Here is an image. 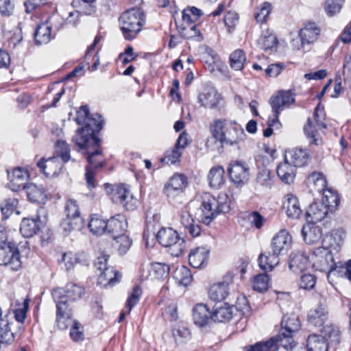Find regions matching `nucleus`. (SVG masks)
Masks as SVG:
<instances>
[{"label": "nucleus", "instance_id": "1", "mask_svg": "<svg viewBox=\"0 0 351 351\" xmlns=\"http://www.w3.org/2000/svg\"><path fill=\"white\" fill-rule=\"evenodd\" d=\"M72 141L77 146L79 150H85L84 154L86 156L88 166L92 169L101 168L106 165L100 139L96 135L88 137L82 136L81 134L73 136Z\"/></svg>", "mask_w": 351, "mask_h": 351}, {"label": "nucleus", "instance_id": "2", "mask_svg": "<svg viewBox=\"0 0 351 351\" xmlns=\"http://www.w3.org/2000/svg\"><path fill=\"white\" fill-rule=\"evenodd\" d=\"M228 197L226 194H220L217 198L210 193L202 195V202L200 206L202 210L201 221L208 225L218 214L228 213L230 210Z\"/></svg>", "mask_w": 351, "mask_h": 351}, {"label": "nucleus", "instance_id": "3", "mask_svg": "<svg viewBox=\"0 0 351 351\" xmlns=\"http://www.w3.org/2000/svg\"><path fill=\"white\" fill-rule=\"evenodd\" d=\"M145 16L139 8L128 10L119 18L121 30L127 40L134 39L145 24Z\"/></svg>", "mask_w": 351, "mask_h": 351}, {"label": "nucleus", "instance_id": "4", "mask_svg": "<svg viewBox=\"0 0 351 351\" xmlns=\"http://www.w3.org/2000/svg\"><path fill=\"white\" fill-rule=\"evenodd\" d=\"M301 327L300 321L297 315L291 313L285 315L281 320V328L278 334L272 337L276 346H282L286 350L291 349L294 343L293 337Z\"/></svg>", "mask_w": 351, "mask_h": 351}, {"label": "nucleus", "instance_id": "5", "mask_svg": "<svg viewBox=\"0 0 351 351\" xmlns=\"http://www.w3.org/2000/svg\"><path fill=\"white\" fill-rule=\"evenodd\" d=\"M76 122L78 125L82 123L84 125L78 128L74 136L81 134L82 136H95L103 127L104 120L102 117L97 114H90L87 106H82L77 112Z\"/></svg>", "mask_w": 351, "mask_h": 351}, {"label": "nucleus", "instance_id": "6", "mask_svg": "<svg viewBox=\"0 0 351 351\" xmlns=\"http://www.w3.org/2000/svg\"><path fill=\"white\" fill-rule=\"evenodd\" d=\"M53 300L56 305V322L58 328L64 330L68 328L72 317V308L69 297L63 288H56L51 292Z\"/></svg>", "mask_w": 351, "mask_h": 351}, {"label": "nucleus", "instance_id": "7", "mask_svg": "<svg viewBox=\"0 0 351 351\" xmlns=\"http://www.w3.org/2000/svg\"><path fill=\"white\" fill-rule=\"evenodd\" d=\"M156 238L161 245L169 248V252L173 256L178 257L181 255L186 247L184 239L171 228H161L158 232Z\"/></svg>", "mask_w": 351, "mask_h": 351}, {"label": "nucleus", "instance_id": "8", "mask_svg": "<svg viewBox=\"0 0 351 351\" xmlns=\"http://www.w3.org/2000/svg\"><path fill=\"white\" fill-rule=\"evenodd\" d=\"M187 185L188 179L185 175L175 173L165 183L163 193L171 203L173 204L180 203V200Z\"/></svg>", "mask_w": 351, "mask_h": 351}, {"label": "nucleus", "instance_id": "9", "mask_svg": "<svg viewBox=\"0 0 351 351\" xmlns=\"http://www.w3.org/2000/svg\"><path fill=\"white\" fill-rule=\"evenodd\" d=\"M309 260L315 269L326 273L335 265L332 254L328 247L315 248L309 255Z\"/></svg>", "mask_w": 351, "mask_h": 351}, {"label": "nucleus", "instance_id": "10", "mask_svg": "<svg viewBox=\"0 0 351 351\" xmlns=\"http://www.w3.org/2000/svg\"><path fill=\"white\" fill-rule=\"evenodd\" d=\"M64 212L66 219L64 220L61 226L65 231L80 230L84 227V220L81 217L79 206L75 199H69L66 201Z\"/></svg>", "mask_w": 351, "mask_h": 351}, {"label": "nucleus", "instance_id": "11", "mask_svg": "<svg viewBox=\"0 0 351 351\" xmlns=\"http://www.w3.org/2000/svg\"><path fill=\"white\" fill-rule=\"evenodd\" d=\"M322 110L319 109V105H318L315 109L314 112L316 125H313L311 119L308 118L306 124L303 128L304 132L310 145L318 146L322 144V138L319 136L317 132V129L326 128V124L323 121L324 118L322 116Z\"/></svg>", "mask_w": 351, "mask_h": 351}, {"label": "nucleus", "instance_id": "12", "mask_svg": "<svg viewBox=\"0 0 351 351\" xmlns=\"http://www.w3.org/2000/svg\"><path fill=\"white\" fill-rule=\"evenodd\" d=\"M0 265H10L16 271L21 268L19 251L14 243L8 242L0 245Z\"/></svg>", "mask_w": 351, "mask_h": 351}, {"label": "nucleus", "instance_id": "13", "mask_svg": "<svg viewBox=\"0 0 351 351\" xmlns=\"http://www.w3.org/2000/svg\"><path fill=\"white\" fill-rule=\"evenodd\" d=\"M112 191V200L121 204L125 210H133L136 207V199L134 198L129 187L124 184H119Z\"/></svg>", "mask_w": 351, "mask_h": 351}, {"label": "nucleus", "instance_id": "14", "mask_svg": "<svg viewBox=\"0 0 351 351\" xmlns=\"http://www.w3.org/2000/svg\"><path fill=\"white\" fill-rule=\"evenodd\" d=\"M228 172L230 180L237 186L244 184L250 178V168L244 162L239 160L231 162L228 166Z\"/></svg>", "mask_w": 351, "mask_h": 351}, {"label": "nucleus", "instance_id": "15", "mask_svg": "<svg viewBox=\"0 0 351 351\" xmlns=\"http://www.w3.org/2000/svg\"><path fill=\"white\" fill-rule=\"evenodd\" d=\"M234 274L228 272L221 282L213 284L209 289V297L214 301H222L230 293V286L233 282Z\"/></svg>", "mask_w": 351, "mask_h": 351}, {"label": "nucleus", "instance_id": "16", "mask_svg": "<svg viewBox=\"0 0 351 351\" xmlns=\"http://www.w3.org/2000/svg\"><path fill=\"white\" fill-rule=\"evenodd\" d=\"M328 319L326 299L321 297L318 304L311 308L307 315L308 322L315 327L323 326Z\"/></svg>", "mask_w": 351, "mask_h": 351}, {"label": "nucleus", "instance_id": "17", "mask_svg": "<svg viewBox=\"0 0 351 351\" xmlns=\"http://www.w3.org/2000/svg\"><path fill=\"white\" fill-rule=\"evenodd\" d=\"M295 102V95L291 90H279L269 99V104L274 113L279 116L280 112L288 108Z\"/></svg>", "mask_w": 351, "mask_h": 351}, {"label": "nucleus", "instance_id": "18", "mask_svg": "<svg viewBox=\"0 0 351 351\" xmlns=\"http://www.w3.org/2000/svg\"><path fill=\"white\" fill-rule=\"evenodd\" d=\"M222 97L214 87H206L199 93L197 101L204 108L220 109Z\"/></svg>", "mask_w": 351, "mask_h": 351}, {"label": "nucleus", "instance_id": "19", "mask_svg": "<svg viewBox=\"0 0 351 351\" xmlns=\"http://www.w3.org/2000/svg\"><path fill=\"white\" fill-rule=\"evenodd\" d=\"M226 131L220 141L221 145H234L238 144L245 138L243 128L235 121L230 120Z\"/></svg>", "mask_w": 351, "mask_h": 351}, {"label": "nucleus", "instance_id": "20", "mask_svg": "<svg viewBox=\"0 0 351 351\" xmlns=\"http://www.w3.org/2000/svg\"><path fill=\"white\" fill-rule=\"evenodd\" d=\"M292 244V237L286 229L280 230L272 239L271 250L275 255L287 252Z\"/></svg>", "mask_w": 351, "mask_h": 351}, {"label": "nucleus", "instance_id": "21", "mask_svg": "<svg viewBox=\"0 0 351 351\" xmlns=\"http://www.w3.org/2000/svg\"><path fill=\"white\" fill-rule=\"evenodd\" d=\"M239 308L240 311L245 309V308L229 305L227 303L220 306L215 305L212 311L213 320L218 322H228L232 319Z\"/></svg>", "mask_w": 351, "mask_h": 351}, {"label": "nucleus", "instance_id": "22", "mask_svg": "<svg viewBox=\"0 0 351 351\" xmlns=\"http://www.w3.org/2000/svg\"><path fill=\"white\" fill-rule=\"evenodd\" d=\"M287 161H289L295 167H304L308 164L311 155L307 149L302 148H293L287 151L285 154Z\"/></svg>", "mask_w": 351, "mask_h": 351}, {"label": "nucleus", "instance_id": "23", "mask_svg": "<svg viewBox=\"0 0 351 351\" xmlns=\"http://www.w3.org/2000/svg\"><path fill=\"white\" fill-rule=\"evenodd\" d=\"M9 178L8 186L13 191L24 189L27 184V172L21 167L15 168L11 173L8 171Z\"/></svg>", "mask_w": 351, "mask_h": 351}, {"label": "nucleus", "instance_id": "24", "mask_svg": "<svg viewBox=\"0 0 351 351\" xmlns=\"http://www.w3.org/2000/svg\"><path fill=\"white\" fill-rule=\"evenodd\" d=\"M328 212V208L324 204L315 202L309 205L305 213V218L308 222L316 223L324 219Z\"/></svg>", "mask_w": 351, "mask_h": 351}, {"label": "nucleus", "instance_id": "25", "mask_svg": "<svg viewBox=\"0 0 351 351\" xmlns=\"http://www.w3.org/2000/svg\"><path fill=\"white\" fill-rule=\"evenodd\" d=\"M62 162L58 157H49L47 159L41 158L37 162V166L47 176H57L62 167Z\"/></svg>", "mask_w": 351, "mask_h": 351}, {"label": "nucleus", "instance_id": "26", "mask_svg": "<svg viewBox=\"0 0 351 351\" xmlns=\"http://www.w3.org/2000/svg\"><path fill=\"white\" fill-rule=\"evenodd\" d=\"M128 229V222L125 217L117 215L108 220L107 233L112 238L125 233Z\"/></svg>", "mask_w": 351, "mask_h": 351}, {"label": "nucleus", "instance_id": "27", "mask_svg": "<svg viewBox=\"0 0 351 351\" xmlns=\"http://www.w3.org/2000/svg\"><path fill=\"white\" fill-rule=\"evenodd\" d=\"M194 18L189 12L188 9H185L182 12V21L184 27L180 30V35L186 39H190L198 36L200 32L197 29L196 25L193 24Z\"/></svg>", "mask_w": 351, "mask_h": 351}, {"label": "nucleus", "instance_id": "28", "mask_svg": "<svg viewBox=\"0 0 351 351\" xmlns=\"http://www.w3.org/2000/svg\"><path fill=\"white\" fill-rule=\"evenodd\" d=\"M283 208L288 217L297 219L303 215L299 199L293 194H288L283 202Z\"/></svg>", "mask_w": 351, "mask_h": 351}, {"label": "nucleus", "instance_id": "29", "mask_svg": "<svg viewBox=\"0 0 351 351\" xmlns=\"http://www.w3.org/2000/svg\"><path fill=\"white\" fill-rule=\"evenodd\" d=\"M193 317L195 325L204 327L213 320V314L207 305L197 304L193 309Z\"/></svg>", "mask_w": 351, "mask_h": 351}, {"label": "nucleus", "instance_id": "30", "mask_svg": "<svg viewBox=\"0 0 351 351\" xmlns=\"http://www.w3.org/2000/svg\"><path fill=\"white\" fill-rule=\"evenodd\" d=\"M306 185L311 193H322L326 188L327 181L322 172L313 171L306 179Z\"/></svg>", "mask_w": 351, "mask_h": 351}, {"label": "nucleus", "instance_id": "31", "mask_svg": "<svg viewBox=\"0 0 351 351\" xmlns=\"http://www.w3.org/2000/svg\"><path fill=\"white\" fill-rule=\"evenodd\" d=\"M210 250L206 247H197L189 254V263L194 268H200L207 263Z\"/></svg>", "mask_w": 351, "mask_h": 351}, {"label": "nucleus", "instance_id": "32", "mask_svg": "<svg viewBox=\"0 0 351 351\" xmlns=\"http://www.w3.org/2000/svg\"><path fill=\"white\" fill-rule=\"evenodd\" d=\"M320 29L315 23H308L300 31L302 44H310L316 41L319 36Z\"/></svg>", "mask_w": 351, "mask_h": 351}, {"label": "nucleus", "instance_id": "33", "mask_svg": "<svg viewBox=\"0 0 351 351\" xmlns=\"http://www.w3.org/2000/svg\"><path fill=\"white\" fill-rule=\"evenodd\" d=\"M308 261V258L304 252L294 251L289 256V269L294 273L301 272L306 268Z\"/></svg>", "mask_w": 351, "mask_h": 351}, {"label": "nucleus", "instance_id": "34", "mask_svg": "<svg viewBox=\"0 0 351 351\" xmlns=\"http://www.w3.org/2000/svg\"><path fill=\"white\" fill-rule=\"evenodd\" d=\"M276 172L278 178L283 182L290 184L293 182L295 176V167L285 158L284 162L278 165Z\"/></svg>", "mask_w": 351, "mask_h": 351}, {"label": "nucleus", "instance_id": "35", "mask_svg": "<svg viewBox=\"0 0 351 351\" xmlns=\"http://www.w3.org/2000/svg\"><path fill=\"white\" fill-rule=\"evenodd\" d=\"M306 351H328L329 343L322 335L311 334L306 339Z\"/></svg>", "mask_w": 351, "mask_h": 351}, {"label": "nucleus", "instance_id": "36", "mask_svg": "<svg viewBox=\"0 0 351 351\" xmlns=\"http://www.w3.org/2000/svg\"><path fill=\"white\" fill-rule=\"evenodd\" d=\"M24 189L30 202L41 204L45 203L47 199L45 190L42 186L30 183Z\"/></svg>", "mask_w": 351, "mask_h": 351}, {"label": "nucleus", "instance_id": "37", "mask_svg": "<svg viewBox=\"0 0 351 351\" xmlns=\"http://www.w3.org/2000/svg\"><path fill=\"white\" fill-rule=\"evenodd\" d=\"M302 235L306 244L313 245L318 243L321 240L322 231L319 226H304L302 229Z\"/></svg>", "mask_w": 351, "mask_h": 351}, {"label": "nucleus", "instance_id": "38", "mask_svg": "<svg viewBox=\"0 0 351 351\" xmlns=\"http://www.w3.org/2000/svg\"><path fill=\"white\" fill-rule=\"evenodd\" d=\"M51 39V26L48 21L38 25L34 32L36 45L48 43Z\"/></svg>", "mask_w": 351, "mask_h": 351}, {"label": "nucleus", "instance_id": "39", "mask_svg": "<svg viewBox=\"0 0 351 351\" xmlns=\"http://www.w3.org/2000/svg\"><path fill=\"white\" fill-rule=\"evenodd\" d=\"M209 185L211 188L218 189L225 183V171L221 166L213 167L208 175Z\"/></svg>", "mask_w": 351, "mask_h": 351}, {"label": "nucleus", "instance_id": "40", "mask_svg": "<svg viewBox=\"0 0 351 351\" xmlns=\"http://www.w3.org/2000/svg\"><path fill=\"white\" fill-rule=\"evenodd\" d=\"M88 227L93 234L102 235L107 233L108 220L102 219L99 215H92Z\"/></svg>", "mask_w": 351, "mask_h": 351}, {"label": "nucleus", "instance_id": "41", "mask_svg": "<svg viewBox=\"0 0 351 351\" xmlns=\"http://www.w3.org/2000/svg\"><path fill=\"white\" fill-rule=\"evenodd\" d=\"M323 193L322 204H324L329 211H334L338 206L340 199L337 192L331 188H326L322 192Z\"/></svg>", "mask_w": 351, "mask_h": 351}, {"label": "nucleus", "instance_id": "42", "mask_svg": "<svg viewBox=\"0 0 351 351\" xmlns=\"http://www.w3.org/2000/svg\"><path fill=\"white\" fill-rule=\"evenodd\" d=\"M39 223L36 219L25 218L21 221L20 232L24 237H32L40 230Z\"/></svg>", "mask_w": 351, "mask_h": 351}, {"label": "nucleus", "instance_id": "43", "mask_svg": "<svg viewBox=\"0 0 351 351\" xmlns=\"http://www.w3.org/2000/svg\"><path fill=\"white\" fill-rule=\"evenodd\" d=\"M321 332L329 344L337 345L340 342V332L337 326L332 324L323 326Z\"/></svg>", "mask_w": 351, "mask_h": 351}, {"label": "nucleus", "instance_id": "44", "mask_svg": "<svg viewBox=\"0 0 351 351\" xmlns=\"http://www.w3.org/2000/svg\"><path fill=\"white\" fill-rule=\"evenodd\" d=\"M230 119H218L210 124V131L213 137L217 141L220 142L223 136L224 135L228 128V123Z\"/></svg>", "mask_w": 351, "mask_h": 351}, {"label": "nucleus", "instance_id": "45", "mask_svg": "<svg viewBox=\"0 0 351 351\" xmlns=\"http://www.w3.org/2000/svg\"><path fill=\"white\" fill-rule=\"evenodd\" d=\"M279 256L275 255L272 250L267 255L261 254L258 259L260 267L266 271L272 270L279 263Z\"/></svg>", "mask_w": 351, "mask_h": 351}, {"label": "nucleus", "instance_id": "46", "mask_svg": "<svg viewBox=\"0 0 351 351\" xmlns=\"http://www.w3.org/2000/svg\"><path fill=\"white\" fill-rule=\"evenodd\" d=\"M245 62V53L242 49H236L230 55V66L235 71H241L243 69Z\"/></svg>", "mask_w": 351, "mask_h": 351}, {"label": "nucleus", "instance_id": "47", "mask_svg": "<svg viewBox=\"0 0 351 351\" xmlns=\"http://www.w3.org/2000/svg\"><path fill=\"white\" fill-rule=\"evenodd\" d=\"M10 323L5 319H0V343L10 344L14 339V332L11 330Z\"/></svg>", "mask_w": 351, "mask_h": 351}, {"label": "nucleus", "instance_id": "48", "mask_svg": "<svg viewBox=\"0 0 351 351\" xmlns=\"http://www.w3.org/2000/svg\"><path fill=\"white\" fill-rule=\"evenodd\" d=\"M121 274L114 270L112 267H108L99 274V281L100 283L107 282V284L113 285L120 281Z\"/></svg>", "mask_w": 351, "mask_h": 351}, {"label": "nucleus", "instance_id": "49", "mask_svg": "<svg viewBox=\"0 0 351 351\" xmlns=\"http://www.w3.org/2000/svg\"><path fill=\"white\" fill-rule=\"evenodd\" d=\"M70 147L66 141L58 140L55 145V154L64 163L67 162L71 158L70 156Z\"/></svg>", "mask_w": 351, "mask_h": 351}, {"label": "nucleus", "instance_id": "50", "mask_svg": "<svg viewBox=\"0 0 351 351\" xmlns=\"http://www.w3.org/2000/svg\"><path fill=\"white\" fill-rule=\"evenodd\" d=\"M174 278L179 284L184 286L190 285L193 278L191 270L183 265L176 268L174 272Z\"/></svg>", "mask_w": 351, "mask_h": 351}, {"label": "nucleus", "instance_id": "51", "mask_svg": "<svg viewBox=\"0 0 351 351\" xmlns=\"http://www.w3.org/2000/svg\"><path fill=\"white\" fill-rule=\"evenodd\" d=\"M113 239L115 241L114 245L121 254H125L132 243V240L125 233L117 236Z\"/></svg>", "mask_w": 351, "mask_h": 351}, {"label": "nucleus", "instance_id": "52", "mask_svg": "<svg viewBox=\"0 0 351 351\" xmlns=\"http://www.w3.org/2000/svg\"><path fill=\"white\" fill-rule=\"evenodd\" d=\"M256 180L258 184L267 188H271L274 184L271 171L267 168H263L258 171Z\"/></svg>", "mask_w": 351, "mask_h": 351}, {"label": "nucleus", "instance_id": "53", "mask_svg": "<svg viewBox=\"0 0 351 351\" xmlns=\"http://www.w3.org/2000/svg\"><path fill=\"white\" fill-rule=\"evenodd\" d=\"M64 289L71 302L81 298L85 293L84 289L82 287L73 282L67 283Z\"/></svg>", "mask_w": 351, "mask_h": 351}, {"label": "nucleus", "instance_id": "54", "mask_svg": "<svg viewBox=\"0 0 351 351\" xmlns=\"http://www.w3.org/2000/svg\"><path fill=\"white\" fill-rule=\"evenodd\" d=\"M269 278L266 274H258L254 278L252 287L254 290L258 292L266 291L269 288Z\"/></svg>", "mask_w": 351, "mask_h": 351}, {"label": "nucleus", "instance_id": "55", "mask_svg": "<svg viewBox=\"0 0 351 351\" xmlns=\"http://www.w3.org/2000/svg\"><path fill=\"white\" fill-rule=\"evenodd\" d=\"M344 1L345 0H326L324 10L328 16H332L341 11Z\"/></svg>", "mask_w": 351, "mask_h": 351}, {"label": "nucleus", "instance_id": "56", "mask_svg": "<svg viewBox=\"0 0 351 351\" xmlns=\"http://www.w3.org/2000/svg\"><path fill=\"white\" fill-rule=\"evenodd\" d=\"M272 10V5L269 2H264L255 13L254 18L258 23H265L267 21L269 14Z\"/></svg>", "mask_w": 351, "mask_h": 351}, {"label": "nucleus", "instance_id": "57", "mask_svg": "<svg viewBox=\"0 0 351 351\" xmlns=\"http://www.w3.org/2000/svg\"><path fill=\"white\" fill-rule=\"evenodd\" d=\"M141 294L142 291L140 287L135 286L126 301L125 308H127V313H130L132 308L137 304Z\"/></svg>", "mask_w": 351, "mask_h": 351}, {"label": "nucleus", "instance_id": "58", "mask_svg": "<svg viewBox=\"0 0 351 351\" xmlns=\"http://www.w3.org/2000/svg\"><path fill=\"white\" fill-rule=\"evenodd\" d=\"M96 0H73L72 4L74 7L80 5L82 7V12L86 15H90L96 11L95 2Z\"/></svg>", "mask_w": 351, "mask_h": 351}, {"label": "nucleus", "instance_id": "59", "mask_svg": "<svg viewBox=\"0 0 351 351\" xmlns=\"http://www.w3.org/2000/svg\"><path fill=\"white\" fill-rule=\"evenodd\" d=\"M16 198H9L1 204V210L4 218H8L16 208L18 205Z\"/></svg>", "mask_w": 351, "mask_h": 351}, {"label": "nucleus", "instance_id": "60", "mask_svg": "<svg viewBox=\"0 0 351 351\" xmlns=\"http://www.w3.org/2000/svg\"><path fill=\"white\" fill-rule=\"evenodd\" d=\"M182 154V151L173 147L165 152V156L161 160V162H166L167 164H176L179 162Z\"/></svg>", "mask_w": 351, "mask_h": 351}, {"label": "nucleus", "instance_id": "61", "mask_svg": "<svg viewBox=\"0 0 351 351\" xmlns=\"http://www.w3.org/2000/svg\"><path fill=\"white\" fill-rule=\"evenodd\" d=\"M173 335L176 341L180 343L187 342L191 339L190 330L184 326H178L173 330Z\"/></svg>", "mask_w": 351, "mask_h": 351}, {"label": "nucleus", "instance_id": "62", "mask_svg": "<svg viewBox=\"0 0 351 351\" xmlns=\"http://www.w3.org/2000/svg\"><path fill=\"white\" fill-rule=\"evenodd\" d=\"M258 44L263 50L267 51L276 47L278 44V40L275 35L269 34L263 36L260 38Z\"/></svg>", "mask_w": 351, "mask_h": 351}, {"label": "nucleus", "instance_id": "63", "mask_svg": "<svg viewBox=\"0 0 351 351\" xmlns=\"http://www.w3.org/2000/svg\"><path fill=\"white\" fill-rule=\"evenodd\" d=\"M152 269L155 277L158 279H160L169 275L170 267L165 263H154L152 264Z\"/></svg>", "mask_w": 351, "mask_h": 351}, {"label": "nucleus", "instance_id": "64", "mask_svg": "<svg viewBox=\"0 0 351 351\" xmlns=\"http://www.w3.org/2000/svg\"><path fill=\"white\" fill-rule=\"evenodd\" d=\"M316 279V277L313 274H304L300 277L299 286L303 289H311L315 285Z\"/></svg>", "mask_w": 351, "mask_h": 351}]
</instances>
